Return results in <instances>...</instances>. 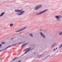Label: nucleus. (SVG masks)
I'll list each match as a JSON object with an SVG mask.
<instances>
[{
	"instance_id": "f257e3e1",
	"label": "nucleus",
	"mask_w": 62,
	"mask_h": 62,
	"mask_svg": "<svg viewBox=\"0 0 62 62\" xmlns=\"http://www.w3.org/2000/svg\"><path fill=\"white\" fill-rule=\"evenodd\" d=\"M23 9H22L20 10H15V12H20L19 13H16V14H17V15H21L23 14V13H24V11H23Z\"/></svg>"
},
{
	"instance_id": "f03ea898",
	"label": "nucleus",
	"mask_w": 62,
	"mask_h": 62,
	"mask_svg": "<svg viewBox=\"0 0 62 62\" xmlns=\"http://www.w3.org/2000/svg\"><path fill=\"white\" fill-rule=\"evenodd\" d=\"M55 18L57 19H56L57 21L59 22V21H60L61 20L60 18H62V16L60 15L56 16Z\"/></svg>"
},
{
	"instance_id": "7ed1b4c3",
	"label": "nucleus",
	"mask_w": 62,
	"mask_h": 62,
	"mask_svg": "<svg viewBox=\"0 0 62 62\" xmlns=\"http://www.w3.org/2000/svg\"><path fill=\"white\" fill-rule=\"evenodd\" d=\"M42 7V5H40L36 6L35 8V9L36 10H38L40 8H41Z\"/></svg>"
},
{
	"instance_id": "20e7f679",
	"label": "nucleus",
	"mask_w": 62,
	"mask_h": 62,
	"mask_svg": "<svg viewBox=\"0 0 62 62\" xmlns=\"http://www.w3.org/2000/svg\"><path fill=\"white\" fill-rule=\"evenodd\" d=\"M26 27H24L23 28L20 29L19 30H18L17 31H16V32H20V31H23V30L24 29H25Z\"/></svg>"
},
{
	"instance_id": "39448f33",
	"label": "nucleus",
	"mask_w": 62,
	"mask_h": 62,
	"mask_svg": "<svg viewBox=\"0 0 62 62\" xmlns=\"http://www.w3.org/2000/svg\"><path fill=\"white\" fill-rule=\"evenodd\" d=\"M26 49H27V51L25 52V54L26 53L28 52V51H31V50H32L31 49V47H29L27 48Z\"/></svg>"
},
{
	"instance_id": "423d86ee",
	"label": "nucleus",
	"mask_w": 62,
	"mask_h": 62,
	"mask_svg": "<svg viewBox=\"0 0 62 62\" xmlns=\"http://www.w3.org/2000/svg\"><path fill=\"white\" fill-rule=\"evenodd\" d=\"M47 10H48V9H46L43 10V11H42L41 12H40V13H41V14H42V13H44V12H46V11H47Z\"/></svg>"
},
{
	"instance_id": "0eeeda50",
	"label": "nucleus",
	"mask_w": 62,
	"mask_h": 62,
	"mask_svg": "<svg viewBox=\"0 0 62 62\" xmlns=\"http://www.w3.org/2000/svg\"><path fill=\"white\" fill-rule=\"evenodd\" d=\"M40 34L41 36L43 37V38H44V39H45V36L43 34V33H42V32L40 33Z\"/></svg>"
},
{
	"instance_id": "6e6552de",
	"label": "nucleus",
	"mask_w": 62,
	"mask_h": 62,
	"mask_svg": "<svg viewBox=\"0 0 62 62\" xmlns=\"http://www.w3.org/2000/svg\"><path fill=\"white\" fill-rule=\"evenodd\" d=\"M11 46H8L7 48H6L3 49L2 50L0 51V52H2V51H4V50H6V49H8V48H9V47H11Z\"/></svg>"
},
{
	"instance_id": "1a4fd4ad",
	"label": "nucleus",
	"mask_w": 62,
	"mask_h": 62,
	"mask_svg": "<svg viewBox=\"0 0 62 62\" xmlns=\"http://www.w3.org/2000/svg\"><path fill=\"white\" fill-rule=\"evenodd\" d=\"M5 14V12H3L0 15V17H1V16H2L3 15Z\"/></svg>"
},
{
	"instance_id": "9d476101",
	"label": "nucleus",
	"mask_w": 62,
	"mask_h": 62,
	"mask_svg": "<svg viewBox=\"0 0 62 62\" xmlns=\"http://www.w3.org/2000/svg\"><path fill=\"white\" fill-rule=\"evenodd\" d=\"M27 43H25L23 45H22L21 46V47H22L23 46H25V45H27Z\"/></svg>"
},
{
	"instance_id": "9b49d317",
	"label": "nucleus",
	"mask_w": 62,
	"mask_h": 62,
	"mask_svg": "<svg viewBox=\"0 0 62 62\" xmlns=\"http://www.w3.org/2000/svg\"><path fill=\"white\" fill-rule=\"evenodd\" d=\"M42 54H41L40 55H39V54H38V55H37V56L38 57H39L40 56H41Z\"/></svg>"
},
{
	"instance_id": "f8f14e48",
	"label": "nucleus",
	"mask_w": 62,
	"mask_h": 62,
	"mask_svg": "<svg viewBox=\"0 0 62 62\" xmlns=\"http://www.w3.org/2000/svg\"><path fill=\"white\" fill-rule=\"evenodd\" d=\"M17 57H16L15 58H14L13 60H12V61H14V60H16V59H17Z\"/></svg>"
},
{
	"instance_id": "ddd939ff",
	"label": "nucleus",
	"mask_w": 62,
	"mask_h": 62,
	"mask_svg": "<svg viewBox=\"0 0 62 62\" xmlns=\"http://www.w3.org/2000/svg\"><path fill=\"white\" fill-rule=\"evenodd\" d=\"M13 23H12V24H10V27L12 26H13Z\"/></svg>"
},
{
	"instance_id": "4468645a",
	"label": "nucleus",
	"mask_w": 62,
	"mask_h": 62,
	"mask_svg": "<svg viewBox=\"0 0 62 62\" xmlns=\"http://www.w3.org/2000/svg\"><path fill=\"white\" fill-rule=\"evenodd\" d=\"M53 45L54 46H55L56 45V43H54L53 44Z\"/></svg>"
},
{
	"instance_id": "2eb2a0df",
	"label": "nucleus",
	"mask_w": 62,
	"mask_h": 62,
	"mask_svg": "<svg viewBox=\"0 0 62 62\" xmlns=\"http://www.w3.org/2000/svg\"><path fill=\"white\" fill-rule=\"evenodd\" d=\"M58 48L57 47L56 49H54L53 51V52H54V51H55V50H57V49Z\"/></svg>"
},
{
	"instance_id": "dca6fc26",
	"label": "nucleus",
	"mask_w": 62,
	"mask_h": 62,
	"mask_svg": "<svg viewBox=\"0 0 62 62\" xmlns=\"http://www.w3.org/2000/svg\"><path fill=\"white\" fill-rule=\"evenodd\" d=\"M30 35L31 37H33V35H32V34L31 33L30 34Z\"/></svg>"
},
{
	"instance_id": "f3484780",
	"label": "nucleus",
	"mask_w": 62,
	"mask_h": 62,
	"mask_svg": "<svg viewBox=\"0 0 62 62\" xmlns=\"http://www.w3.org/2000/svg\"><path fill=\"white\" fill-rule=\"evenodd\" d=\"M41 14V13H40V12L38 14H37V15H40Z\"/></svg>"
},
{
	"instance_id": "a211bd4d",
	"label": "nucleus",
	"mask_w": 62,
	"mask_h": 62,
	"mask_svg": "<svg viewBox=\"0 0 62 62\" xmlns=\"http://www.w3.org/2000/svg\"><path fill=\"white\" fill-rule=\"evenodd\" d=\"M62 35V32H61L59 33V35Z\"/></svg>"
},
{
	"instance_id": "6ab92c4d",
	"label": "nucleus",
	"mask_w": 62,
	"mask_h": 62,
	"mask_svg": "<svg viewBox=\"0 0 62 62\" xmlns=\"http://www.w3.org/2000/svg\"><path fill=\"white\" fill-rule=\"evenodd\" d=\"M61 47H62V44L61 45L59 46V49H60V48H61Z\"/></svg>"
},
{
	"instance_id": "aec40b11",
	"label": "nucleus",
	"mask_w": 62,
	"mask_h": 62,
	"mask_svg": "<svg viewBox=\"0 0 62 62\" xmlns=\"http://www.w3.org/2000/svg\"><path fill=\"white\" fill-rule=\"evenodd\" d=\"M5 43H6V42H1V44H5Z\"/></svg>"
},
{
	"instance_id": "412c9836",
	"label": "nucleus",
	"mask_w": 62,
	"mask_h": 62,
	"mask_svg": "<svg viewBox=\"0 0 62 62\" xmlns=\"http://www.w3.org/2000/svg\"><path fill=\"white\" fill-rule=\"evenodd\" d=\"M16 45V44H14L12 45H11V46H15Z\"/></svg>"
},
{
	"instance_id": "4be33fe9",
	"label": "nucleus",
	"mask_w": 62,
	"mask_h": 62,
	"mask_svg": "<svg viewBox=\"0 0 62 62\" xmlns=\"http://www.w3.org/2000/svg\"><path fill=\"white\" fill-rule=\"evenodd\" d=\"M54 46H54V45H52V47H51V48H53V47H54Z\"/></svg>"
},
{
	"instance_id": "5701e85b",
	"label": "nucleus",
	"mask_w": 62,
	"mask_h": 62,
	"mask_svg": "<svg viewBox=\"0 0 62 62\" xmlns=\"http://www.w3.org/2000/svg\"><path fill=\"white\" fill-rule=\"evenodd\" d=\"M2 46V45L1 44H0V48L1 47V46Z\"/></svg>"
},
{
	"instance_id": "b1692460",
	"label": "nucleus",
	"mask_w": 62,
	"mask_h": 62,
	"mask_svg": "<svg viewBox=\"0 0 62 62\" xmlns=\"http://www.w3.org/2000/svg\"><path fill=\"white\" fill-rule=\"evenodd\" d=\"M47 57L46 58H45L44 59H47Z\"/></svg>"
},
{
	"instance_id": "393cba45",
	"label": "nucleus",
	"mask_w": 62,
	"mask_h": 62,
	"mask_svg": "<svg viewBox=\"0 0 62 62\" xmlns=\"http://www.w3.org/2000/svg\"><path fill=\"white\" fill-rule=\"evenodd\" d=\"M19 44H22V43H19Z\"/></svg>"
},
{
	"instance_id": "a878e982",
	"label": "nucleus",
	"mask_w": 62,
	"mask_h": 62,
	"mask_svg": "<svg viewBox=\"0 0 62 62\" xmlns=\"http://www.w3.org/2000/svg\"><path fill=\"white\" fill-rule=\"evenodd\" d=\"M18 62H21V60L19 61H18Z\"/></svg>"
},
{
	"instance_id": "bb28decb",
	"label": "nucleus",
	"mask_w": 62,
	"mask_h": 62,
	"mask_svg": "<svg viewBox=\"0 0 62 62\" xmlns=\"http://www.w3.org/2000/svg\"><path fill=\"white\" fill-rule=\"evenodd\" d=\"M13 39V38H12L11 39V40H12V39Z\"/></svg>"
},
{
	"instance_id": "cd10ccee",
	"label": "nucleus",
	"mask_w": 62,
	"mask_h": 62,
	"mask_svg": "<svg viewBox=\"0 0 62 62\" xmlns=\"http://www.w3.org/2000/svg\"><path fill=\"white\" fill-rule=\"evenodd\" d=\"M34 54H36V53H34Z\"/></svg>"
}]
</instances>
